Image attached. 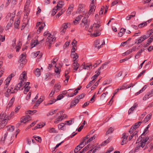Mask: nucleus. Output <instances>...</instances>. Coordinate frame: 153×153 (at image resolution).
<instances>
[{
	"label": "nucleus",
	"mask_w": 153,
	"mask_h": 153,
	"mask_svg": "<svg viewBox=\"0 0 153 153\" xmlns=\"http://www.w3.org/2000/svg\"><path fill=\"white\" fill-rule=\"evenodd\" d=\"M67 25L68 23H64L62 25L60 29L61 34L63 35L65 33L66 29L68 27Z\"/></svg>",
	"instance_id": "nucleus-4"
},
{
	"label": "nucleus",
	"mask_w": 153,
	"mask_h": 153,
	"mask_svg": "<svg viewBox=\"0 0 153 153\" xmlns=\"http://www.w3.org/2000/svg\"><path fill=\"white\" fill-rule=\"evenodd\" d=\"M48 131L50 133H56L55 129L53 128H49L48 130Z\"/></svg>",
	"instance_id": "nucleus-45"
},
{
	"label": "nucleus",
	"mask_w": 153,
	"mask_h": 153,
	"mask_svg": "<svg viewBox=\"0 0 153 153\" xmlns=\"http://www.w3.org/2000/svg\"><path fill=\"white\" fill-rule=\"evenodd\" d=\"M71 56L73 58L74 60H76V59L78 58L77 54L75 52H71Z\"/></svg>",
	"instance_id": "nucleus-22"
},
{
	"label": "nucleus",
	"mask_w": 153,
	"mask_h": 153,
	"mask_svg": "<svg viewBox=\"0 0 153 153\" xmlns=\"http://www.w3.org/2000/svg\"><path fill=\"white\" fill-rule=\"evenodd\" d=\"M83 144V142H81L80 144L77 146L75 148L74 151H72V152L73 153H75L79 151L80 150V148H79V146H80L82 145V144Z\"/></svg>",
	"instance_id": "nucleus-29"
},
{
	"label": "nucleus",
	"mask_w": 153,
	"mask_h": 153,
	"mask_svg": "<svg viewBox=\"0 0 153 153\" xmlns=\"http://www.w3.org/2000/svg\"><path fill=\"white\" fill-rule=\"evenodd\" d=\"M146 72V70H143L138 76L137 78H139L143 75Z\"/></svg>",
	"instance_id": "nucleus-59"
},
{
	"label": "nucleus",
	"mask_w": 153,
	"mask_h": 153,
	"mask_svg": "<svg viewBox=\"0 0 153 153\" xmlns=\"http://www.w3.org/2000/svg\"><path fill=\"white\" fill-rule=\"evenodd\" d=\"M30 4V0H27L26 4L25 5V9H26L28 7V6Z\"/></svg>",
	"instance_id": "nucleus-44"
},
{
	"label": "nucleus",
	"mask_w": 153,
	"mask_h": 153,
	"mask_svg": "<svg viewBox=\"0 0 153 153\" xmlns=\"http://www.w3.org/2000/svg\"><path fill=\"white\" fill-rule=\"evenodd\" d=\"M64 97V96L62 94H60L57 97L56 100H61Z\"/></svg>",
	"instance_id": "nucleus-46"
},
{
	"label": "nucleus",
	"mask_w": 153,
	"mask_h": 153,
	"mask_svg": "<svg viewBox=\"0 0 153 153\" xmlns=\"http://www.w3.org/2000/svg\"><path fill=\"white\" fill-rule=\"evenodd\" d=\"M65 123H61L59 124L58 125V128H60L62 130V128L63 127L65 126Z\"/></svg>",
	"instance_id": "nucleus-51"
},
{
	"label": "nucleus",
	"mask_w": 153,
	"mask_h": 153,
	"mask_svg": "<svg viewBox=\"0 0 153 153\" xmlns=\"http://www.w3.org/2000/svg\"><path fill=\"white\" fill-rule=\"evenodd\" d=\"M8 134V133L6 132L4 136L2 137L1 139V140L2 141H3V143H4L5 141V140Z\"/></svg>",
	"instance_id": "nucleus-40"
},
{
	"label": "nucleus",
	"mask_w": 153,
	"mask_h": 153,
	"mask_svg": "<svg viewBox=\"0 0 153 153\" xmlns=\"http://www.w3.org/2000/svg\"><path fill=\"white\" fill-rule=\"evenodd\" d=\"M95 25L94 26V30L95 31H97L98 30L99 28L100 27V25L99 24L96 25V24H94V25Z\"/></svg>",
	"instance_id": "nucleus-48"
},
{
	"label": "nucleus",
	"mask_w": 153,
	"mask_h": 153,
	"mask_svg": "<svg viewBox=\"0 0 153 153\" xmlns=\"http://www.w3.org/2000/svg\"><path fill=\"white\" fill-rule=\"evenodd\" d=\"M98 70L99 71L97 74L93 76L91 78V79H92V80L94 82H95V79L97 78V77L99 75L100 73V71L99 69H98Z\"/></svg>",
	"instance_id": "nucleus-21"
},
{
	"label": "nucleus",
	"mask_w": 153,
	"mask_h": 153,
	"mask_svg": "<svg viewBox=\"0 0 153 153\" xmlns=\"http://www.w3.org/2000/svg\"><path fill=\"white\" fill-rule=\"evenodd\" d=\"M64 12V11H62V10L59 11L58 14L56 15V17H58V18H59L61 15H62V13Z\"/></svg>",
	"instance_id": "nucleus-58"
},
{
	"label": "nucleus",
	"mask_w": 153,
	"mask_h": 153,
	"mask_svg": "<svg viewBox=\"0 0 153 153\" xmlns=\"http://www.w3.org/2000/svg\"><path fill=\"white\" fill-rule=\"evenodd\" d=\"M25 89L24 91L23 92L24 94H26L27 92L29 91V90L30 88V87H29V88H27V87H25Z\"/></svg>",
	"instance_id": "nucleus-56"
},
{
	"label": "nucleus",
	"mask_w": 153,
	"mask_h": 153,
	"mask_svg": "<svg viewBox=\"0 0 153 153\" xmlns=\"http://www.w3.org/2000/svg\"><path fill=\"white\" fill-rule=\"evenodd\" d=\"M97 135L95 134L92 137H90L89 139H88L86 142L85 143V144H88L89 143L92 141L93 140L95 139Z\"/></svg>",
	"instance_id": "nucleus-30"
},
{
	"label": "nucleus",
	"mask_w": 153,
	"mask_h": 153,
	"mask_svg": "<svg viewBox=\"0 0 153 153\" xmlns=\"http://www.w3.org/2000/svg\"><path fill=\"white\" fill-rule=\"evenodd\" d=\"M94 82L91 80L89 82L88 84L86 86V87L88 88L90 87Z\"/></svg>",
	"instance_id": "nucleus-52"
},
{
	"label": "nucleus",
	"mask_w": 153,
	"mask_h": 153,
	"mask_svg": "<svg viewBox=\"0 0 153 153\" xmlns=\"http://www.w3.org/2000/svg\"><path fill=\"white\" fill-rule=\"evenodd\" d=\"M93 68L92 65L91 63H88L87 65H84V68L85 69L88 70H90L91 68Z\"/></svg>",
	"instance_id": "nucleus-20"
},
{
	"label": "nucleus",
	"mask_w": 153,
	"mask_h": 153,
	"mask_svg": "<svg viewBox=\"0 0 153 153\" xmlns=\"http://www.w3.org/2000/svg\"><path fill=\"white\" fill-rule=\"evenodd\" d=\"M11 80V79L9 77H8L7 79H6L5 81L6 82L5 85V88H7L8 87V86L9 84V82Z\"/></svg>",
	"instance_id": "nucleus-31"
},
{
	"label": "nucleus",
	"mask_w": 153,
	"mask_h": 153,
	"mask_svg": "<svg viewBox=\"0 0 153 153\" xmlns=\"http://www.w3.org/2000/svg\"><path fill=\"white\" fill-rule=\"evenodd\" d=\"M8 119H5L0 120V127L1 128H2L4 127L7 123Z\"/></svg>",
	"instance_id": "nucleus-9"
},
{
	"label": "nucleus",
	"mask_w": 153,
	"mask_h": 153,
	"mask_svg": "<svg viewBox=\"0 0 153 153\" xmlns=\"http://www.w3.org/2000/svg\"><path fill=\"white\" fill-rule=\"evenodd\" d=\"M33 137L34 138L35 140L38 141L39 142H41L42 141V139L39 136H36L35 137L34 136Z\"/></svg>",
	"instance_id": "nucleus-41"
},
{
	"label": "nucleus",
	"mask_w": 153,
	"mask_h": 153,
	"mask_svg": "<svg viewBox=\"0 0 153 153\" xmlns=\"http://www.w3.org/2000/svg\"><path fill=\"white\" fill-rule=\"evenodd\" d=\"M41 102H40V101L38 100L36 102L35 105L34 106V107L36 108V107H38L39 105Z\"/></svg>",
	"instance_id": "nucleus-57"
},
{
	"label": "nucleus",
	"mask_w": 153,
	"mask_h": 153,
	"mask_svg": "<svg viewBox=\"0 0 153 153\" xmlns=\"http://www.w3.org/2000/svg\"><path fill=\"white\" fill-rule=\"evenodd\" d=\"M114 128L111 127L110 128L108 131L106 132V134L108 135L110 133H112L113 131H114Z\"/></svg>",
	"instance_id": "nucleus-37"
},
{
	"label": "nucleus",
	"mask_w": 153,
	"mask_h": 153,
	"mask_svg": "<svg viewBox=\"0 0 153 153\" xmlns=\"http://www.w3.org/2000/svg\"><path fill=\"white\" fill-rule=\"evenodd\" d=\"M109 142V140L108 139H107V140H105L103 142L101 145L102 146H104L106 144L108 143Z\"/></svg>",
	"instance_id": "nucleus-49"
},
{
	"label": "nucleus",
	"mask_w": 153,
	"mask_h": 153,
	"mask_svg": "<svg viewBox=\"0 0 153 153\" xmlns=\"http://www.w3.org/2000/svg\"><path fill=\"white\" fill-rule=\"evenodd\" d=\"M56 38L53 37V36H52L51 34L48 35L46 40V42L52 43L53 42H55L56 40Z\"/></svg>",
	"instance_id": "nucleus-7"
},
{
	"label": "nucleus",
	"mask_w": 153,
	"mask_h": 153,
	"mask_svg": "<svg viewBox=\"0 0 153 153\" xmlns=\"http://www.w3.org/2000/svg\"><path fill=\"white\" fill-rule=\"evenodd\" d=\"M6 128L10 132L13 131L14 129V126H7Z\"/></svg>",
	"instance_id": "nucleus-27"
},
{
	"label": "nucleus",
	"mask_w": 153,
	"mask_h": 153,
	"mask_svg": "<svg viewBox=\"0 0 153 153\" xmlns=\"http://www.w3.org/2000/svg\"><path fill=\"white\" fill-rule=\"evenodd\" d=\"M153 96L150 93H148L147 94H146L144 97L143 98V100H146L149 99V98Z\"/></svg>",
	"instance_id": "nucleus-32"
},
{
	"label": "nucleus",
	"mask_w": 153,
	"mask_h": 153,
	"mask_svg": "<svg viewBox=\"0 0 153 153\" xmlns=\"http://www.w3.org/2000/svg\"><path fill=\"white\" fill-rule=\"evenodd\" d=\"M77 42L75 39H74L71 43V44L73 46L76 47Z\"/></svg>",
	"instance_id": "nucleus-62"
},
{
	"label": "nucleus",
	"mask_w": 153,
	"mask_h": 153,
	"mask_svg": "<svg viewBox=\"0 0 153 153\" xmlns=\"http://www.w3.org/2000/svg\"><path fill=\"white\" fill-rule=\"evenodd\" d=\"M84 6V5L83 4H79L78 6V8L77 10V12L79 13H80L82 12Z\"/></svg>",
	"instance_id": "nucleus-19"
},
{
	"label": "nucleus",
	"mask_w": 153,
	"mask_h": 153,
	"mask_svg": "<svg viewBox=\"0 0 153 153\" xmlns=\"http://www.w3.org/2000/svg\"><path fill=\"white\" fill-rule=\"evenodd\" d=\"M122 74V71H120L119 72H118L116 75V77L117 78H118L120 76H121V75Z\"/></svg>",
	"instance_id": "nucleus-63"
},
{
	"label": "nucleus",
	"mask_w": 153,
	"mask_h": 153,
	"mask_svg": "<svg viewBox=\"0 0 153 153\" xmlns=\"http://www.w3.org/2000/svg\"><path fill=\"white\" fill-rule=\"evenodd\" d=\"M109 63V62H105L104 63H103L102 65L101 66V67L99 69V70L101 69H103L104 68V67L105 66L107 65Z\"/></svg>",
	"instance_id": "nucleus-50"
},
{
	"label": "nucleus",
	"mask_w": 153,
	"mask_h": 153,
	"mask_svg": "<svg viewBox=\"0 0 153 153\" xmlns=\"http://www.w3.org/2000/svg\"><path fill=\"white\" fill-rule=\"evenodd\" d=\"M74 7L73 6H70L69 7L67 11V13L68 14H70L73 10Z\"/></svg>",
	"instance_id": "nucleus-33"
},
{
	"label": "nucleus",
	"mask_w": 153,
	"mask_h": 153,
	"mask_svg": "<svg viewBox=\"0 0 153 153\" xmlns=\"http://www.w3.org/2000/svg\"><path fill=\"white\" fill-rule=\"evenodd\" d=\"M10 22L8 23L7 24L6 27V30H8L9 28L11 26L12 24L13 23V18H11L10 19Z\"/></svg>",
	"instance_id": "nucleus-23"
},
{
	"label": "nucleus",
	"mask_w": 153,
	"mask_h": 153,
	"mask_svg": "<svg viewBox=\"0 0 153 153\" xmlns=\"http://www.w3.org/2000/svg\"><path fill=\"white\" fill-rule=\"evenodd\" d=\"M35 75L37 77H39L40 75V69L37 68L34 71Z\"/></svg>",
	"instance_id": "nucleus-28"
},
{
	"label": "nucleus",
	"mask_w": 153,
	"mask_h": 153,
	"mask_svg": "<svg viewBox=\"0 0 153 153\" xmlns=\"http://www.w3.org/2000/svg\"><path fill=\"white\" fill-rule=\"evenodd\" d=\"M79 99L78 98V97H76L74 99V100H73V102H74V103L76 104L79 102Z\"/></svg>",
	"instance_id": "nucleus-54"
},
{
	"label": "nucleus",
	"mask_w": 153,
	"mask_h": 153,
	"mask_svg": "<svg viewBox=\"0 0 153 153\" xmlns=\"http://www.w3.org/2000/svg\"><path fill=\"white\" fill-rule=\"evenodd\" d=\"M74 119L73 118L71 120L66 121L65 122V125L70 126L71 125L74 123Z\"/></svg>",
	"instance_id": "nucleus-25"
},
{
	"label": "nucleus",
	"mask_w": 153,
	"mask_h": 153,
	"mask_svg": "<svg viewBox=\"0 0 153 153\" xmlns=\"http://www.w3.org/2000/svg\"><path fill=\"white\" fill-rule=\"evenodd\" d=\"M20 22V20H18L14 23V27L15 28L18 29V27Z\"/></svg>",
	"instance_id": "nucleus-36"
},
{
	"label": "nucleus",
	"mask_w": 153,
	"mask_h": 153,
	"mask_svg": "<svg viewBox=\"0 0 153 153\" xmlns=\"http://www.w3.org/2000/svg\"><path fill=\"white\" fill-rule=\"evenodd\" d=\"M142 123V122L141 121H139L136 123H135L134 125H133L132 127V128H133L135 130L137 128L140 126V125Z\"/></svg>",
	"instance_id": "nucleus-18"
},
{
	"label": "nucleus",
	"mask_w": 153,
	"mask_h": 153,
	"mask_svg": "<svg viewBox=\"0 0 153 153\" xmlns=\"http://www.w3.org/2000/svg\"><path fill=\"white\" fill-rule=\"evenodd\" d=\"M82 17V16H81V15L79 16L76 18V19L74 21L73 23L75 25L78 24L79 23V21L80 20Z\"/></svg>",
	"instance_id": "nucleus-15"
},
{
	"label": "nucleus",
	"mask_w": 153,
	"mask_h": 153,
	"mask_svg": "<svg viewBox=\"0 0 153 153\" xmlns=\"http://www.w3.org/2000/svg\"><path fill=\"white\" fill-rule=\"evenodd\" d=\"M98 86L97 83H96L91 88V91H92L94 89Z\"/></svg>",
	"instance_id": "nucleus-60"
},
{
	"label": "nucleus",
	"mask_w": 153,
	"mask_h": 153,
	"mask_svg": "<svg viewBox=\"0 0 153 153\" xmlns=\"http://www.w3.org/2000/svg\"><path fill=\"white\" fill-rule=\"evenodd\" d=\"M6 114L4 113L3 114H1L0 115V120H4L5 119H7V117H6Z\"/></svg>",
	"instance_id": "nucleus-34"
},
{
	"label": "nucleus",
	"mask_w": 153,
	"mask_h": 153,
	"mask_svg": "<svg viewBox=\"0 0 153 153\" xmlns=\"http://www.w3.org/2000/svg\"><path fill=\"white\" fill-rule=\"evenodd\" d=\"M140 146L139 143H138L135 147V148L134 151L135 152H138V150L140 149Z\"/></svg>",
	"instance_id": "nucleus-55"
},
{
	"label": "nucleus",
	"mask_w": 153,
	"mask_h": 153,
	"mask_svg": "<svg viewBox=\"0 0 153 153\" xmlns=\"http://www.w3.org/2000/svg\"><path fill=\"white\" fill-rule=\"evenodd\" d=\"M152 32L151 31L150 34H147L146 35H143L141 36L139 39H137L135 41V43L139 44L141 43L142 42L149 38L151 34H152Z\"/></svg>",
	"instance_id": "nucleus-2"
},
{
	"label": "nucleus",
	"mask_w": 153,
	"mask_h": 153,
	"mask_svg": "<svg viewBox=\"0 0 153 153\" xmlns=\"http://www.w3.org/2000/svg\"><path fill=\"white\" fill-rule=\"evenodd\" d=\"M133 85L132 83H130L129 85H128L126 83L124 84L122 86L120 87V90H122L123 89H126L127 88H130Z\"/></svg>",
	"instance_id": "nucleus-10"
},
{
	"label": "nucleus",
	"mask_w": 153,
	"mask_h": 153,
	"mask_svg": "<svg viewBox=\"0 0 153 153\" xmlns=\"http://www.w3.org/2000/svg\"><path fill=\"white\" fill-rule=\"evenodd\" d=\"M85 17L82 20V22L84 24L87 23V19L88 18V17L89 16H87V14L85 15Z\"/></svg>",
	"instance_id": "nucleus-35"
},
{
	"label": "nucleus",
	"mask_w": 153,
	"mask_h": 153,
	"mask_svg": "<svg viewBox=\"0 0 153 153\" xmlns=\"http://www.w3.org/2000/svg\"><path fill=\"white\" fill-rule=\"evenodd\" d=\"M15 97L14 96L12 98L11 100L9 101L8 103V104L7 107L8 108L10 107L11 106H12L13 103L15 100Z\"/></svg>",
	"instance_id": "nucleus-17"
},
{
	"label": "nucleus",
	"mask_w": 153,
	"mask_h": 153,
	"mask_svg": "<svg viewBox=\"0 0 153 153\" xmlns=\"http://www.w3.org/2000/svg\"><path fill=\"white\" fill-rule=\"evenodd\" d=\"M146 26V22H144L139 24L138 25V27L140 28H141L142 27H143L144 26Z\"/></svg>",
	"instance_id": "nucleus-42"
},
{
	"label": "nucleus",
	"mask_w": 153,
	"mask_h": 153,
	"mask_svg": "<svg viewBox=\"0 0 153 153\" xmlns=\"http://www.w3.org/2000/svg\"><path fill=\"white\" fill-rule=\"evenodd\" d=\"M138 106V105L137 103H134L133 106H132L129 110L128 111V114H129L133 112V111Z\"/></svg>",
	"instance_id": "nucleus-14"
},
{
	"label": "nucleus",
	"mask_w": 153,
	"mask_h": 153,
	"mask_svg": "<svg viewBox=\"0 0 153 153\" xmlns=\"http://www.w3.org/2000/svg\"><path fill=\"white\" fill-rule=\"evenodd\" d=\"M58 5V7H59L60 8H62V6L64 5V2L62 1H59L58 3V4H57Z\"/></svg>",
	"instance_id": "nucleus-39"
},
{
	"label": "nucleus",
	"mask_w": 153,
	"mask_h": 153,
	"mask_svg": "<svg viewBox=\"0 0 153 153\" xmlns=\"http://www.w3.org/2000/svg\"><path fill=\"white\" fill-rule=\"evenodd\" d=\"M64 142L63 141H62L61 143H58L57 144L56 146L53 148L54 150L52 151V152L53 153H55L56 152L55 151V149L57 148H58L60 145H61V144L62 143Z\"/></svg>",
	"instance_id": "nucleus-38"
},
{
	"label": "nucleus",
	"mask_w": 153,
	"mask_h": 153,
	"mask_svg": "<svg viewBox=\"0 0 153 153\" xmlns=\"http://www.w3.org/2000/svg\"><path fill=\"white\" fill-rule=\"evenodd\" d=\"M85 94L84 93H82L81 94H80V95H78L76 97H78V98L79 99H82V98H83L85 96Z\"/></svg>",
	"instance_id": "nucleus-47"
},
{
	"label": "nucleus",
	"mask_w": 153,
	"mask_h": 153,
	"mask_svg": "<svg viewBox=\"0 0 153 153\" xmlns=\"http://www.w3.org/2000/svg\"><path fill=\"white\" fill-rule=\"evenodd\" d=\"M30 120V117L29 115H27L23 117L21 119V122L25 123L27 122Z\"/></svg>",
	"instance_id": "nucleus-6"
},
{
	"label": "nucleus",
	"mask_w": 153,
	"mask_h": 153,
	"mask_svg": "<svg viewBox=\"0 0 153 153\" xmlns=\"http://www.w3.org/2000/svg\"><path fill=\"white\" fill-rule=\"evenodd\" d=\"M100 40L99 39H97L94 42V45L96 48H97L98 49H100L102 47V45L105 44L104 41L103 40L101 44H100Z\"/></svg>",
	"instance_id": "nucleus-3"
},
{
	"label": "nucleus",
	"mask_w": 153,
	"mask_h": 153,
	"mask_svg": "<svg viewBox=\"0 0 153 153\" xmlns=\"http://www.w3.org/2000/svg\"><path fill=\"white\" fill-rule=\"evenodd\" d=\"M56 99H53V100H51L49 101L48 103L46 105H48L50 104H52L54 103L56 101Z\"/></svg>",
	"instance_id": "nucleus-43"
},
{
	"label": "nucleus",
	"mask_w": 153,
	"mask_h": 153,
	"mask_svg": "<svg viewBox=\"0 0 153 153\" xmlns=\"http://www.w3.org/2000/svg\"><path fill=\"white\" fill-rule=\"evenodd\" d=\"M36 111L35 110L33 111L29 110L27 111V114H33V113H36Z\"/></svg>",
	"instance_id": "nucleus-53"
},
{
	"label": "nucleus",
	"mask_w": 153,
	"mask_h": 153,
	"mask_svg": "<svg viewBox=\"0 0 153 153\" xmlns=\"http://www.w3.org/2000/svg\"><path fill=\"white\" fill-rule=\"evenodd\" d=\"M152 114H148L147 116L145 117L143 121L144 123H146L149 121L151 118V117L152 116Z\"/></svg>",
	"instance_id": "nucleus-26"
},
{
	"label": "nucleus",
	"mask_w": 153,
	"mask_h": 153,
	"mask_svg": "<svg viewBox=\"0 0 153 153\" xmlns=\"http://www.w3.org/2000/svg\"><path fill=\"white\" fill-rule=\"evenodd\" d=\"M135 136V139H136V137H137L138 135L137 134L136 131L134 132L128 138V140L130 141L131 139Z\"/></svg>",
	"instance_id": "nucleus-24"
},
{
	"label": "nucleus",
	"mask_w": 153,
	"mask_h": 153,
	"mask_svg": "<svg viewBox=\"0 0 153 153\" xmlns=\"http://www.w3.org/2000/svg\"><path fill=\"white\" fill-rule=\"evenodd\" d=\"M61 86L59 84V83H58L57 84H55L54 87H53V89L52 90L53 91L55 92H57L59 91L60 90Z\"/></svg>",
	"instance_id": "nucleus-11"
},
{
	"label": "nucleus",
	"mask_w": 153,
	"mask_h": 153,
	"mask_svg": "<svg viewBox=\"0 0 153 153\" xmlns=\"http://www.w3.org/2000/svg\"><path fill=\"white\" fill-rule=\"evenodd\" d=\"M25 71H24L21 75L20 77V79H21L20 83H18L17 86H15L14 89L11 92V93L13 94L16 93L18 90H22L23 88L21 89V88L25 83L24 79H25V81L26 80V79L25 77Z\"/></svg>",
	"instance_id": "nucleus-1"
},
{
	"label": "nucleus",
	"mask_w": 153,
	"mask_h": 153,
	"mask_svg": "<svg viewBox=\"0 0 153 153\" xmlns=\"http://www.w3.org/2000/svg\"><path fill=\"white\" fill-rule=\"evenodd\" d=\"M149 139V137H147L143 139L140 143H139L140 146L142 148H143L146 144V143Z\"/></svg>",
	"instance_id": "nucleus-13"
},
{
	"label": "nucleus",
	"mask_w": 153,
	"mask_h": 153,
	"mask_svg": "<svg viewBox=\"0 0 153 153\" xmlns=\"http://www.w3.org/2000/svg\"><path fill=\"white\" fill-rule=\"evenodd\" d=\"M26 58L25 54L24 53H22L20 56L19 59V62H21L22 64H25V60Z\"/></svg>",
	"instance_id": "nucleus-12"
},
{
	"label": "nucleus",
	"mask_w": 153,
	"mask_h": 153,
	"mask_svg": "<svg viewBox=\"0 0 153 153\" xmlns=\"http://www.w3.org/2000/svg\"><path fill=\"white\" fill-rule=\"evenodd\" d=\"M96 8V7L93 4H91L90 6V9L88 13L87 14V16H89L91 14L93 13L94 12Z\"/></svg>",
	"instance_id": "nucleus-8"
},
{
	"label": "nucleus",
	"mask_w": 153,
	"mask_h": 153,
	"mask_svg": "<svg viewBox=\"0 0 153 153\" xmlns=\"http://www.w3.org/2000/svg\"><path fill=\"white\" fill-rule=\"evenodd\" d=\"M128 136L126 135V133H123V136H122V138H123V139L125 140H127V139Z\"/></svg>",
	"instance_id": "nucleus-61"
},
{
	"label": "nucleus",
	"mask_w": 153,
	"mask_h": 153,
	"mask_svg": "<svg viewBox=\"0 0 153 153\" xmlns=\"http://www.w3.org/2000/svg\"><path fill=\"white\" fill-rule=\"evenodd\" d=\"M74 62L72 64V68L74 72H76L79 66V64L77 61V60H73Z\"/></svg>",
	"instance_id": "nucleus-5"
},
{
	"label": "nucleus",
	"mask_w": 153,
	"mask_h": 153,
	"mask_svg": "<svg viewBox=\"0 0 153 153\" xmlns=\"http://www.w3.org/2000/svg\"><path fill=\"white\" fill-rule=\"evenodd\" d=\"M153 40V35L151 36L148 39V42L151 43Z\"/></svg>",
	"instance_id": "nucleus-64"
},
{
	"label": "nucleus",
	"mask_w": 153,
	"mask_h": 153,
	"mask_svg": "<svg viewBox=\"0 0 153 153\" xmlns=\"http://www.w3.org/2000/svg\"><path fill=\"white\" fill-rule=\"evenodd\" d=\"M149 126V125L148 126V127H146L145 128V129L144 130V131H143V133L141 134V135L139 137L138 139L136 141V143H139V139H140V138L141 139V138H142V135H146V132L147 131H148V126Z\"/></svg>",
	"instance_id": "nucleus-16"
}]
</instances>
